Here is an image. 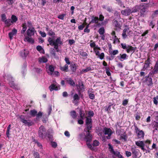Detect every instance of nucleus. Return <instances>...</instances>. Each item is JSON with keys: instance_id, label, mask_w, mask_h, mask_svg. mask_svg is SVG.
<instances>
[{"instance_id": "obj_1", "label": "nucleus", "mask_w": 158, "mask_h": 158, "mask_svg": "<svg viewBox=\"0 0 158 158\" xmlns=\"http://www.w3.org/2000/svg\"><path fill=\"white\" fill-rule=\"evenodd\" d=\"M86 128L84 129V131L86 132V135H85L84 133H82L80 135L81 139L85 140L86 142V144L89 148L91 149H93V148L92 146L88 143V142L91 141L92 139V135L90 133L89 131L92 128V124L86 125Z\"/></svg>"}, {"instance_id": "obj_2", "label": "nucleus", "mask_w": 158, "mask_h": 158, "mask_svg": "<svg viewBox=\"0 0 158 158\" xmlns=\"http://www.w3.org/2000/svg\"><path fill=\"white\" fill-rule=\"evenodd\" d=\"M48 41L49 44L51 46H54V48L57 52H58L59 50L58 46L63 44L60 37L57 38L56 40H54V37H49L48 38Z\"/></svg>"}, {"instance_id": "obj_3", "label": "nucleus", "mask_w": 158, "mask_h": 158, "mask_svg": "<svg viewBox=\"0 0 158 158\" xmlns=\"http://www.w3.org/2000/svg\"><path fill=\"white\" fill-rule=\"evenodd\" d=\"M21 121L25 125L28 127L32 126L34 124V123L31 120H26L25 119L23 115H21L19 117Z\"/></svg>"}, {"instance_id": "obj_4", "label": "nucleus", "mask_w": 158, "mask_h": 158, "mask_svg": "<svg viewBox=\"0 0 158 158\" xmlns=\"http://www.w3.org/2000/svg\"><path fill=\"white\" fill-rule=\"evenodd\" d=\"M113 25L114 27V29L116 31H119L121 29L123 24L120 22H118L115 19L112 21Z\"/></svg>"}, {"instance_id": "obj_5", "label": "nucleus", "mask_w": 158, "mask_h": 158, "mask_svg": "<svg viewBox=\"0 0 158 158\" xmlns=\"http://www.w3.org/2000/svg\"><path fill=\"white\" fill-rule=\"evenodd\" d=\"M148 8L144 4H141L139 5V10L140 15L143 17L145 13L147 12Z\"/></svg>"}, {"instance_id": "obj_6", "label": "nucleus", "mask_w": 158, "mask_h": 158, "mask_svg": "<svg viewBox=\"0 0 158 158\" xmlns=\"http://www.w3.org/2000/svg\"><path fill=\"white\" fill-rule=\"evenodd\" d=\"M131 150L132 152L133 158H138L141 156V153L139 150L136 149L135 147H132Z\"/></svg>"}, {"instance_id": "obj_7", "label": "nucleus", "mask_w": 158, "mask_h": 158, "mask_svg": "<svg viewBox=\"0 0 158 158\" xmlns=\"http://www.w3.org/2000/svg\"><path fill=\"white\" fill-rule=\"evenodd\" d=\"M38 135L39 137L42 138L45 137L46 134L44 127L42 126L40 127L38 131Z\"/></svg>"}, {"instance_id": "obj_8", "label": "nucleus", "mask_w": 158, "mask_h": 158, "mask_svg": "<svg viewBox=\"0 0 158 158\" xmlns=\"http://www.w3.org/2000/svg\"><path fill=\"white\" fill-rule=\"evenodd\" d=\"M104 136L105 135H107L106 136V138L107 139H110L111 136L113 133V132L111 129L106 127H104Z\"/></svg>"}, {"instance_id": "obj_9", "label": "nucleus", "mask_w": 158, "mask_h": 158, "mask_svg": "<svg viewBox=\"0 0 158 158\" xmlns=\"http://www.w3.org/2000/svg\"><path fill=\"white\" fill-rule=\"evenodd\" d=\"M135 132L137 134L138 138L143 139L144 135V133L143 131L139 129L137 127H135Z\"/></svg>"}, {"instance_id": "obj_10", "label": "nucleus", "mask_w": 158, "mask_h": 158, "mask_svg": "<svg viewBox=\"0 0 158 158\" xmlns=\"http://www.w3.org/2000/svg\"><path fill=\"white\" fill-rule=\"evenodd\" d=\"M49 89L51 91L53 90H58L60 89V86L56 82H55L49 86Z\"/></svg>"}, {"instance_id": "obj_11", "label": "nucleus", "mask_w": 158, "mask_h": 158, "mask_svg": "<svg viewBox=\"0 0 158 158\" xmlns=\"http://www.w3.org/2000/svg\"><path fill=\"white\" fill-rule=\"evenodd\" d=\"M8 80L9 81V85L11 88L16 89H17V86L15 85L14 83V81H12L13 79L12 77L11 76H10Z\"/></svg>"}, {"instance_id": "obj_12", "label": "nucleus", "mask_w": 158, "mask_h": 158, "mask_svg": "<svg viewBox=\"0 0 158 158\" xmlns=\"http://www.w3.org/2000/svg\"><path fill=\"white\" fill-rule=\"evenodd\" d=\"M108 145L109 150L111 153L117 156L120 155V152H119L117 151H114V150L113 147L110 144H109Z\"/></svg>"}, {"instance_id": "obj_13", "label": "nucleus", "mask_w": 158, "mask_h": 158, "mask_svg": "<svg viewBox=\"0 0 158 158\" xmlns=\"http://www.w3.org/2000/svg\"><path fill=\"white\" fill-rule=\"evenodd\" d=\"M36 32V31L34 28L30 27L27 31V33L28 36H31L34 35L35 33Z\"/></svg>"}, {"instance_id": "obj_14", "label": "nucleus", "mask_w": 158, "mask_h": 158, "mask_svg": "<svg viewBox=\"0 0 158 158\" xmlns=\"http://www.w3.org/2000/svg\"><path fill=\"white\" fill-rule=\"evenodd\" d=\"M104 127L103 129L101 127H98L96 129V132L99 136L103 137L104 136Z\"/></svg>"}, {"instance_id": "obj_15", "label": "nucleus", "mask_w": 158, "mask_h": 158, "mask_svg": "<svg viewBox=\"0 0 158 158\" xmlns=\"http://www.w3.org/2000/svg\"><path fill=\"white\" fill-rule=\"evenodd\" d=\"M121 12L122 15L126 16H127L129 15L131 13H132V11L130 9L127 8L125 10H121Z\"/></svg>"}, {"instance_id": "obj_16", "label": "nucleus", "mask_w": 158, "mask_h": 158, "mask_svg": "<svg viewBox=\"0 0 158 158\" xmlns=\"http://www.w3.org/2000/svg\"><path fill=\"white\" fill-rule=\"evenodd\" d=\"M29 53L28 51L26 49L21 51L20 52V56L23 58H25L27 57Z\"/></svg>"}, {"instance_id": "obj_17", "label": "nucleus", "mask_w": 158, "mask_h": 158, "mask_svg": "<svg viewBox=\"0 0 158 158\" xmlns=\"http://www.w3.org/2000/svg\"><path fill=\"white\" fill-rule=\"evenodd\" d=\"M17 32V30L15 29H13L12 31L10 32L8 34L10 40H12L13 38V36L16 35Z\"/></svg>"}, {"instance_id": "obj_18", "label": "nucleus", "mask_w": 158, "mask_h": 158, "mask_svg": "<svg viewBox=\"0 0 158 158\" xmlns=\"http://www.w3.org/2000/svg\"><path fill=\"white\" fill-rule=\"evenodd\" d=\"M79 97L77 94H75L73 97V102L75 105L77 104L78 103V100L79 99Z\"/></svg>"}, {"instance_id": "obj_19", "label": "nucleus", "mask_w": 158, "mask_h": 158, "mask_svg": "<svg viewBox=\"0 0 158 158\" xmlns=\"http://www.w3.org/2000/svg\"><path fill=\"white\" fill-rule=\"evenodd\" d=\"M54 70V67L52 65H50L49 66L48 69L47 70V72L49 75H52V74H53Z\"/></svg>"}, {"instance_id": "obj_20", "label": "nucleus", "mask_w": 158, "mask_h": 158, "mask_svg": "<svg viewBox=\"0 0 158 158\" xmlns=\"http://www.w3.org/2000/svg\"><path fill=\"white\" fill-rule=\"evenodd\" d=\"M150 63V59L149 58H148L145 61L142 70L144 71L147 68H148L149 66Z\"/></svg>"}, {"instance_id": "obj_21", "label": "nucleus", "mask_w": 158, "mask_h": 158, "mask_svg": "<svg viewBox=\"0 0 158 158\" xmlns=\"http://www.w3.org/2000/svg\"><path fill=\"white\" fill-rule=\"evenodd\" d=\"M77 85V88L79 89V92H82L84 90V86L82 82H79Z\"/></svg>"}, {"instance_id": "obj_22", "label": "nucleus", "mask_w": 158, "mask_h": 158, "mask_svg": "<svg viewBox=\"0 0 158 158\" xmlns=\"http://www.w3.org/2000/svg\"><path fill=\"white\" fill-rule=\"evenodd\" d=\"M25 38L24 39V41H27L29 43H33L34 40L32 38L29 37L28 36H26L24 35Z\"/></svg>"}, {"instance_id": "obj_23", "label": "nucleus", "mask_w": 158, "mask_h": 158, "mask_svg": "<svg viewBox=\"0 0 158 158\" xmlns=\"http://www.w3.org/2000/svg\"><path fill=\"white\" fill-rule=\"evenodd\" d=\"M135 50V48L132 47L130 45H128V47L126 49L127 52L129 53L130 52H134Z\"/></svg>"}, {"instance_id": "obj_24", "label": "nucleus", "mask_w": 158, "mask_h": 158, "mask_svg": "<svg viewBox=\"0 0 158 158\" xmlns=\"http://www.w3.org/2000/svg\"><path fill=\"white\" fill-rule=\"evenodd\" d=\"M91 141H90L89 142H88V143H89V144L91 145L92 146V147H93V149H91L90 148V149L92 150H94V147L98 146L99 144V142H98V141L96 140H95L94 141L92 145H91V144H90L89 143Z\"/></svg>"}, {"instance_id": "obj_25", "label": "nucleus", "mask_w": 158, "mask_h": 158, "mask_svg": "<svg viewBox=\"0 0 158 158\" xmlns=\"http://www.w3.org/2000/svg\"><path fill=\"white\" fill-rule=\"evenodd\" d=\"M6 27H9L12 24L10 19H6L4 22Z\"/></svg>"}, {"instance_id": "obj_26", "label": "nucleus", "mask_w": 158, "mask_h": 158, "mask_svg": "<svg viewBox=\"0 0 158 158\" xmlns=\"http://www.w3.org/2000/svg\"><path fill=\"white\" fill-rule=\"evenodd\" d=\"M48 61L47 58L45 56H42L39 58V61L40 63H46Z\"/></svg>"}, {"instance_id": "obj_27", "label": "nucleus", "mask_w": 158, "mask_h": 158, "mask_svg": "<svg viewBox=\"0 0 158 158\" xmlns=\"http://www.w3.org/2000/svg\"><path fill=\"white\" fill-rule=\"evenodd\" d=\"M98 17H93L92 20L89 23H97L98 22Z\"/></svg>"}, {"instance_id": "obj_28", "label": "nucleus", "mask_w": 158, "mask_h": 158, "mask_svg": "<svg viewBox=\"0 0 158 158\" xmlns=\"http://www.w3.org/2000/svg\"><path fill=\"white\" fill-rule=\"evenodd\" d=\"M79 118L84 119L85 118V114L84 113L83 111L81 109H80L79 112Z\"/></svg>"}, {"instance_id": "obj_29", "label": "nucleus", "mask_w": 158, "mask_h": 158, "mask_svg": "<svg viewBox=\"0 0 158 158\" xmlns=\"http://www.w3.org/2000/svg\"><path fill=\"white\" fill-rule=\"evenodd\" d=\"M127 56L126 54H120V56L119 58V59L121 61H122L124 60H125L127 59Z\"/></svg>"}, {"instance_id": "obj_30", "label": "nucleus", "mask_w": 158, "mask_h": 158, "mask_svg": "<svg viewBox=\"0 0 158 158\" xmlns=\"http://www.w3.org/2000/svg\"><path fill=\"white\" fill-rule=\"evenodd\" d=\"M93 70V69H92L90 67H88L87 68L85 69H83L81 70V73H85L89 71L92 70Z\"/></svg>"}, {"instance_id": "obj_31", "label": "nucleus", "mask_w": 158, "mask_h": 158, "mask_svg": "<svg viewBox=\"0 0 158 158\" xmlns=\"http://www.w3.org/2000/svg\"><path fill=\"white\" fill-rule=\"evenodd\" d=\"M27 25L26 23H23L22 24V29L21 31V34H23L26 31L27 29Z\"/></svg>"}, {"instance_id": "obj_32", "label": "nucleus", "mask_w": 158, "mask_h": 158, "mask_svg": "<svg viewBox=\"0 0 158 158\" xmlns=\"http://www.w3.org/2000/svg\"><path fill=\"white\" fill-rule=\"evenodd\" d=\"M139 10V5L133 7L131 10L132 13H135L137 12Z\"/></svg>"}, {"instance_id": "obj_33", "label": "nucleus", "mask_w": 158, "mask_h": 158, "mask_svg": "<svg viewBox=\"0 0 158 158\" xmlns=\"http://www.w3.org/2000/svg\"><path fill=\"white\" fill-rule=\"evenodd\" d=\"M11 21L12 23H15L18 20V18L14 15H13L11 17Z\"/></svg>"}, {"instance_id": "obj_34", "label": "nucleus", "mask_w": 158, "mask_h": 158, "mask_svg": "<svg viewBox=\"0 0 158 158\" xmlns=\"http://www.w3.org/2000/svg\"><path fill=\"white\" fill-rule=\"evenodd\" d=\"M70 68L73 72H75L77 68V66L75 64H72L70 66Z\"/></svg>"}, {"instance_id": "obj_35", "label": "nucleus", "mask_w": 158, "mask_h": 158, "mask_svg": "<svg viewBox=\"0 0 158 158\" xmlns=\"http://www.w3.org/2000/svg\"><path fill=\"white\" fill-rule=\"evenodd\" d=\"M135 144L137 146L140 147L144 145L143 142L142 141H138L135 142Z\"/></svg>"}, {"instance_id": "obj_36", "label": "nucleus", "mask_w": 158, "mask_h": 158, "mask_svg": "<svg viewBox=\"0 0 158 158\" xmlns=\"http://www.w3.org/2000/svg\"><path fill=\"white\" fill-rule=\"evenodd\" d=\"M100 50V48L98 46H97L96 47V48H94V50L97 56L99 54V50Z\"/></svg>"}, {"instance_id": "obj_37", "label": "nucleus", "mask_w": 158, "mask_h": 158, "mask_svg": "<svg viewBox=\"0 0 158 158\" xmlns=\"http://www.w3.org/2000/svg\"><path fill=\"white\" fill-rule=\"evenodd\" d=\"M128 31V29L126 28L125 29L123 30L122 35L123 38L125 39L127 37V35H126V33Z\"/></svg>"}, {"instance_id": "obj_38", "label": "nucleus", "mask_w": 158, "mask_h": 158, "mask_svg": "<svg viewBox=\"0 0 158 158\" xmlns=\"http://www.w3.org/2000/svg\"><path fill=\"white\" fill-rule=\"evenodd\" d=\"M37 114V111L35 110H32L30 111V114L32 117L35 116Z\"/></svg>"}, {"instance_id": "obj_39", "label": "nucleus", "mask_w": 158, "mask_h": 158, "mask_svg": "<svg viewBox=\"0 0 158 158\" xmlns=\"http://www.w3.org/2000/svg\"><path fill=\"white\" fill-rule=\"evenodd\" d=\"M90 42V46L91 48H93L94 49L96 48L97 46H98V45H96L95 42L93 40H91Z\"/></svg>"}, {"instance_id": "obj_40", "label": "nucleus", "mask_w": 158, "mask_h": 158, "mask_svg": "<svg viewBox=\"0 0 158 158\" xmlns=\"http://www.w3.org/2000/svg\"><path fill=\"white\" fill-rule=\"evenodd\" d=\"M86 125L92 124V119L90 118L86 117Z\"/></svg>"}, {"instance_id": "obj_41", "label": "nucleus", "mask_w": 158, "mask_h": 158, "mask_svg": "<svg viewBox=\"0 0 158 158\" xmlns=\"http://www.w3.org/2000/svg\"><path fill=\"white\" fill-rule=\"evenodd\" d=\"M70 115L74 119L77 116V115L76 112L74 111H73L70 112Z\"/></svg>"}, {"instance_id": "obj_42", "label": "nucleus", "mask_w": 158, "mask_h": 158, "mask_svg": "<svg viewBox=\"0 0 158 158\" xmlns=\"http://www.w3.org/2000/svg\"><path fill=\"white\" fill-rule=\"evenodd\" d=\"M67 82L71 85H75V83L73 81L71 78H68L67 80Z\"/></svg>"}, {"instance_id": "obj_43", "label": "nucleus", "mask_w": 158, "mask_h": 158, "mask_svg": "<svg viewBox=\"0 0 158 158\" xmlns=\"http://www.w3.org/2000/svg\"><path fill=\"white\" fill-rule=\"evenodd\" d=\"M68 69V66L67 64H66L65 65L62 67H60V69L62 71H67Z\"/></svg>"}, {"instance_id": "obj_44", "label": "nucleus", "mask_w": 158, "mask_h": 158, "mask_svg": "<svg viewBox=\"0 0 158 158\" xmlns=\"http://www.w3.org/2000/svg\"><path fill=\"white\" fill-rule=\"evenodd\" d=\"M158 15V9L154 11L152 15V17L153 18Z\"/></svg>"}, {"instance_id": "obj_45", "label": "nucleus", "mask_w": 158, "mask_h": 158, "mask_svg": "<svg viewBox=\"0 0 158 158\" xmlns=\"http://www.w3.org/2000/svg\"><path fill=\"white\" fill-rule=\"evenodd\" d=\"M37 50L40 53H43L44 52L42 48L40 46H38L36 47Z\"/></svg>"}, {"instance_id": "obj_46", "label": "nucleus", "mask_w": 158, "mask_h": 158, "mask_svg": "<svg viewBox=\"0 0 158 158\" xmlns=\"http://www.w3.org/2000/svg\"><path fill=\"white\" fill-rule=\"evenodd\" d=\"M88 114L87 117L89 118L93 116L94 115V113L92 111H89L87 112V113Z\"/></svg>"}, {"instance_id": "obj_47", "label": "nucleus", "mask_w": 158, "mask_h": 158, "mask_svg": "<svg viewBox=\"0 0 158 158\" xmlns=\"http://www.w3.org/2000/svg\"><path fill=\"white\" fill-rule=\"evenodd\" d=\"M113 38L114 39V44H115L119 42V40L116 35H114V37H113Z\"/></svg>"}, {"instance_id": "obj_48", "label": "nucleus", "mask_w": 158, "mask_h": 158, "mask_svg": "<svg viewBox=\"0 0 158 158\" xmlns=\"http://www.w3.org/2000/svg\"><path fill=\"white\" fill-rule=\"evenodd\" d=\"M100 35H103L105 32V29L104 27H102L100 28L98 31Z\"/></svg>"}, {"instance_id": "obj_49", "label": "nucleus", "mask_w": 158, "mask_h": 158, "mask_svg": "<svg viewBox=\"0 0 158 158\" xmlns=\"http://www.w3.org/2000/svg\"><path fill=\"white\" fill-rule=\"evenodd\" d=\"M43 115V113L41 111H40L36 115V119L37 120H38L39 118L41 117Z\"/></svg>"}, {"instance_id": "obj_50", "label": "nucleus", "mask_w": 158, "mask_h": 158, "mask_svg": "<svg viewBox=\"0 0 158 158\" xmlns=\"http://www.w3.org/2000/svg\"><path fill=\"white\" fill-rule=\"evenodd\" d=\"M50 53L55 58L56 57V54L54 48H52L50 49Z\"/></svg>"}, {"instance_id": "obj_51", "label": "nucleus", "mask_w": 158, "mask_h": 158, "mask_svg": "<svg viewBox=\"0 0 158 158\" xmlns=\"http://www.w3.org/2000/svg\"><path fill=\"white\" fill-rule=\"evenodd\" d=\"M86 23L85 22V23H84L82 24V25L79 26L78 27V29L80 30H82L85 27V25H86Z\"/></svg>"}, {"instance_id": "obj_52", "label": "nucleus", "mask_w": 158, "mask_h": 158, "mask_svg": "<svg viewBox=\"0 0 158 158\" xmlns=\"http://www.w3.org/2000/svg\"><path fill=\"white\" fill-rule=\"evenodd\" d=\"M1 18L2 21L3 22L6 19V15L5 14H2L1 15Z\"/></svg>"}, {"instance_id": "obj_53", "label": "nucleus", "mask_w": 158, "mask_h": 158, "mask_svg": "<svg viewBox=\"0 0 158 158\" xmlns=\"http://www.w3.org/2000/svg\"><path fill=\"white\" fill-rule=\"evenodd\" d=\"M106 71V73L107 74V75L108 76H110L111 75L110 73V69L108 67H106L105 68Z\"/></svg>"}, {"instance_id": "obj_54", "label": "nucleus", "mask_w": 158, "mask_h": 158, "mask_svg": "<svg viewBox=\"0 0 158 158\" xmlns=\"http://www.w3.org/2000/svg\"><path fill=\"white\" fill-rule=\"evenodd\" d=\"M98 57H99L100 59L102 60L103 59L104 57V54L103 53H102L100 54V53L97 56Z\"/></svg>"}, {"instance_id": "obj_55", "label": "nucleus", "mask_w": 158, "mask_h": 158, "mask_svg": "<svg viewBox=\"0 0 158 158\" xmlns=\"http://www.w3.org/2000/svg\"><path fill=\"white\" fill-rule=\"evenodd\" d=\"M48 35L50 36H54L55 35V33L52 30H50L48 32Z\"/></svg>"}, {"instance_id": "obj_56", "label": "nucleus", "mask_w": 158, "mask_h": 158, "mask_svg": "<svg viewBox=\"0 0 158 158\" xmlns=\"http://www.w3.org/2000/svg\"><path fill=\"white\" fill-rule=\"evenodd\" d=\"M121 45L122 48L126 50L128 47V45H127L125 44L121 43Z\"/></svg>"}, {"instance_id": "obj_57", "label": "nucleus", "mask_w": 158, "mask_h": 158, "mask_svg": "<svg viewBox=\"0 0 158 158\" xmlns=\"http://www.w3.org/2000/svg\"><path fill=\"white\" fill-rule=\"evenodd\" d=\"M65 14H63L60 15L58 16V18L61 20H63L64 19V17L65 16Z\"/></svg>"}, {"instance_id": "obj_58", "label": "nucleus", "mask_w": 158, "mask_h": 158, "mask_svg": "<svg viewBox=\"0 0 158 158\" xmlns=\"http://www.w3.org/2000/svg\"><path fill=\"white\" fill-rule=\"evenodd\" d=\"M64 60L66 63L67 64H70V62L69 61V58L67 57H65Z\"/></svg>"}, {"instance_id": "obj_59", "label": "nucleus", "mask_w": 158, "mask_h": 158, "mask_svg": "<svg viewBox=\"0 0 158 158\" xmlns=\"http://www.w3.org/2000/svg\"><path fill=\"white\" fill-rule=\"evenodd\" d=\"M51 145H52V146L54 148H55L57 146V143L54 142H51Z\"/></svg>"}, {"instance_id": "obj_60", "label": "nucleus", "mask_w": 158, "mask_h": 158, "mask_svg": "<svg viewBox=\"0 0 158 158\" xmlns=\"http://www.w3.org/2000/svg\"><path fill=\"white\" fill-rule=\"evenodd\" d=\"M39 33L42 37H44L46 36V34L44 32L40 31L39 32Z\"/></svg>"}, {"instance_id": "obj_61", "label": "nucleus", "mask_w": 158, "mask_h": 158, "mask_svg": "<svg viewBox=\"0 0 158 158\" xmlns=\"http://www.w3.org/2000/svg\"><path fill=\"white\" fill-rule=\"evenodd\" d=\"M7 2L9 5H11L14 2V0H7Z\"/></svg>"}, {"instance_id": "obj_62", "label": "nucleus", "mask_w": 158, "mask_h": 158, "mask_svg": "<svg viewBox=\"0 0 158 158\" xmlns=\"http://www.w3.org/2000/svg\"><path fill=\"white\" fill-rule=\"evenodd\" d=\"M89 97L90 98L92 99H93L94 98L95 96L94 94L90 93L89 95Z\"/></svg>"}, {"instance_id": "obj_63", "label": "nucleus", "mask_w": 158, "mask_h": 158, "mask_svg": "<svg viewBox=\"0 0 158 158\" xmlns=\"http://www.w3.org/2000/svg\"><path fill=\"white\" fill-rule=\"evenodd\" d=\"M34 156L35 158H40L39 154L37 152H34Z\"/></svg>"}, {"instance_id": "obj_64", "label": "nucleus", "mask_w": 158, "mask_h": 158, "mask_svg": "<svg viewBox=\"0 0 158 158\" xmlns=\"http://www.w3.org/2000/svg\"><path fill=\"white\" fill-rule=\"evenodd\" d=\"M104 18V16L102 15H100L99 16V19H98L100 21H102L103 20Z\"/></svg>"}]
</instances>
